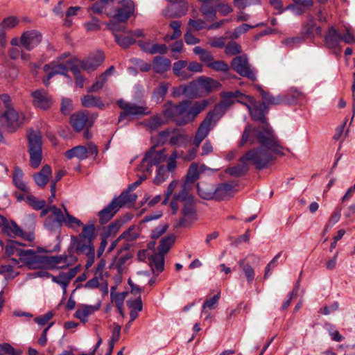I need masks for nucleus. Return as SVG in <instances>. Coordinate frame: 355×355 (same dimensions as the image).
Instances as JSON below:
<instances>
[{"mask_svg": "<svg viewBox=\"0 0 355 355\" xmlns=\"http://www.w3.org/2000/svg\"><path fill=\"white\" fill-rule=\"evenodd\" d=\"M30 165L37 168L42 160V137L39 132L31 131L28 135Z\"/></svg>", "mask_w": 355, "mask_h": 355, "instance_id": "4", "label": "nucleus"}, {"mask_svg": "<svg viewBox=\"0 0 355 355\" xmlns=\"http://www.w3.org/2000/svg\"><path fill=\"white\" fill-rule=\"evenodd\" d=\"M187 66V62L184 60H179L173 64V71L175 76L181 80H186L191 77L184 69Z\"/></svg>", "mask_w": 355, "mask_h": 355, "instance_id": "38", "label": "nucleus"}, {"mask_svg": "<svg viewBox=\"0 0 355 355\" xmlns=\"http://www.w3.org/2000/svg\"><path fill=\"white\" fill-rule=\"evenodd\" d=\"M19 24V19L15 16H9L3 19L0 24V28L2 30L11 29L15 28Z\"/></svg>", "mask_w": 355, "mask_h": 355, "instance_id": "54", "label": "nucleus"}, {"mask_svg": "<svg viewBox=\"0 0 355 355\" xmlns=\"http://www.w3.org/2000/svg\"><path fill=\"white\" fill-rule=\"evenodd\" d=\"M51 168L50 166L45 165L37 173L33 175L35 184L40 187H44L49 181V178L51 175Z\"/></svg>", "mask_w": 355, "mask_h": 355, "instance_id": "32", "label": "nucleus"}, {"mask_svg": "<svg viewBox=\"0 0 355 355\" xmlns=\"http://www.w3.org/2000/svg\"><path fill=\"white\" fill-rule=\"evenodd\" d=\"M135 10L133 1L128 0L125 4L117 10L115 15V19L119 21L125 22L128 18L132 15Z\"/></svg>", "mask_w": 355, "mask_h": 355, "instance_id": "27", "label": "nucleus"}, {"mask_svg": "<svg viewBox=\"0 0 355 355\" xmlns=\"http://www.w3.org/2000/svg\"><path fill=\"white\" fill-rule=\"evenodd\" d=\"M220 293L214 295L211 298L207 299L205 300L202 305V312L206 314V318H208L210 316V313L207 310L214 309L218 304V302L220 299Z\"/></svg>", "mask_w": 355, "mask_h": 355, "instance_id": "41", "label": "nucleus"}, {"mask_svg": "<svg viewBox=\"0 0 355 355\" xmlns=\"http://www.w3.org/2000/svg\"><path fill=\"white\" fill-rule=\"evenodd\" d=\"M44 71L47 73L46 79L44 80V83L46 86L49 85L50 79L55 75L61 74L68 76L67 65L60 64L58 61H53L49 64H45Z\"/></svg>", "mask_w": 355, "mask_h": 355, "instance_id": "17", "label": "nucleus"}, {"mask_svg": "<svg viewBox=\"0 0 355 355\" xmlns=\"http://www.w3.org/2000/svg\"><path fill=\"white\" fill-rule=\"evenodd\" d=\"M64 211L66 213V216L65 220L63 221V223L67 227L73 229H78L83 225L82 222L79 219L72 215H70L67 209H64Z\"/></svg>", "mask_w": 355, "mask_h": 355, "instance_id": "48", "label": "nucleus"}, {"mask_svg": "<svg viewBox=\"0 0 355 355\" xmlns=\"http://www.w3.org/2000/svg\"><path fill=\"white\" fill-rule=\"evenodd\" d=\"M22 244L15 241H10L8 244L5 246V252L8 257L17 254L18 256L19 251L21 250Z\"/></svg>", "mask_w": 355, "mask_h": 355, "instance_id": "50", "label": "nucleus"}, {"mask_svg": "<svg viewBox=\"0 0 355 355\" xmlns=\"http://www.w3.org/2000/svg\"><path fill=\"white\" fill-rule=\"evenodd\" d=\"M187 101H182L179 105H173L168 102L165 105L163 114L166 118L172 119L177 123L178 120L184 118Z\"/></svg>", "mask_w": 355, "mask_h": 355, "instance_id": "14", "label": "nucleus"}, {"mask_svg": "<svg viewBox=\"0 0 355 355\" xmlns=\"http://www.w3.org/2000/svg\"><path fill=\"white\" fill-rule=\"evenodd\" d=\"M218 120V119L214 116V113L209 112L207 114L197 130L193 140L195 146L198 147L200 146L202 140L208 135L210 130L216 125Z\"/></svg>", "mask_w": 355, "mask_h": 355, "instance_id": "9", "label": "nucleus"}, {"mask_svg": "<svg viewBox=\"0 0 355 355\" xmlns=\"http://www.w3.org/2000/svg\"><path fill=\"white\" fill-rule=\"evenodd\" d=\"M42 40V33L35 29L24 31L20 37V44L26 50L37 47Z\"/></svg>", "mask_w": 355, "mask_h": 355, "instance_id": "13", "label": "nucleus"}, {"mask_svg": "<svg viewBox=\"0 0 355 355\" xmlns=\"http://www.w3.org/2000/svg\"><path fill=\"white\" fill-rule=\"evenodd\" d=\"M246 143L250 145L259 144V146L249 150L243 155V159L251 162L259 170L266 168L274 159L273 153L284 155L282 152L284 148L280 145L272 128L267 125L261 130H254L251 125H246L239 146Z\"/></svg>", "mask_w": 355, "mask_h": 355, "instance_id": "1", "label": "nucleus"}, {"mask_svg": "<svg viewBox=\"0 0 355 355\" xmlns=\"http://www.w3.org/2000/svg\"><path fill=\"white\" fill-rule=\"evenodd\" d=\"M208 67L216 71H222L227 72L230 67L229 65L222 60L215 61L214 59L211 60L210 63L208 64Z\"/></svg>", "mask_w": 355, "mask_h": 355, "instance_id": "59", "label": "nucleus"}, {"mask_svg": "<svg viewBox=\"0 0 355 355\" xmlns=\"http://www.w3.org/2000/svg\"><path fill=\"white\" fill-rule=\"evenodd\" d=\"M244 105L247 107L248 111L250 112L252 120L259 121L261 123V124L257 128H254L252 126L254 130H261L266 125L270 128H272L269 123L267 122L265 117V114L267 112V107L265 103H257L252 98V102H249L248 100H246V104Z\"/></svg>", "mask_w": 355, "mask_h": 355, "instance_id": "6", "label": "nucleus"}, {"mask_svg": "<svg viewBox=\"0 0 355 355\" xmlns=\"http://www.w3.org/2000/svg\"><path fill=\"white\" fill-rule=\"evenodd\" d=\"M236 190L234 187L229 183H223L215 187L214 200H222L231 198Z\"/></svg>", "mask_w": 355, "mask_h": 355, "instance_id": "21", "label": "nucleus"}, {"mask_svg": "<svg viewBox=\"0 0 355 355\" xmlns=\"http://www.w3.org/2000/svg\"><path fill=\"white\" fill-rule=\"evenodd\" d=\"M149 265L152 270L161 272L164 269V255L162 253H155L149 257Z\"/></svg>", "mask_w": 355, "mask_h": 355, "instance_id": "35", "label": "nucleus"}, {"mask_svg": "<svg viewBox=\"0 0 355 355\" xmlns=\"http://www.w3.org/2000/svg\"><path fill=\"white\" fill-rule=\"evenodd\" d=\"M168 89V85L166 83H161L155 89L153 98L155 100L156 103H159L163 100Z\"/></svg>", "mask_w": 355, "mask_h": 355, "instance_id": "46", "label": "nucleus"}, {"mask_svg": "<svg viewBox=\"0 0 355 355\" xmlns=\"http://www.w3.org/2000/svg\"><path fill=\"white\" fill-rule=\"evenodd\" d=\"M193 53L199 56L200 60L205 62L206 66L211 62L214 59V56L211 53L200 46H196L193 48Z\"/></svg>", "mask_w": 355, "mask_h": 355, "instance_id": "40", "label": "nucleus"}, {"mask_svg": "<svg viewBox=\"0 0 355 355\" xmlns=\"http://www.w3.org/2000/svg\"><path fill=\"white\" fill-rule=\"evenodd\" d=\"M99 306L81 304L75 313V317L85 323L89 315L98 310Z\"/></svg>", "mask_w": 355, "mask_h": 355, "instance_id": "29", "label": "nucleus"}, {"mask_svg": "<svg viewBox=\"0 0 355 355\" xmlns=\"http://www.w3.org/2000/svg\"><path fill=\"white\" fill-rule=\"evenodd\" d=\"M2 232L11 238L24 236V232L21 228L15 221H8L7 219L3 223Z\"/></svg>", "mask_w": 355, "mask_h": 355, "instance_id": "23", "label": "nucleus"}, {"mask_svg": "<svg viewBox=\"0 0 355 355\" xmlns=\"http://www.w3.org/2000/svg\"><path fill=\"white\" fill-rule=\"evenodd\" d=\"M129 258L130 257L127 254H122L116 257L112 263V268L116 269L119 272H121L123 270L124 264Z\"/></svg>", "mask_w": 355, "mask_h": 355, "instance_id": "52", "label": "nucleus"}, {"mask_svg": "<svg viewBox=\"0 0 355 355\" xmlns=\"http://www.w3.org/2000/svg\"><path fill=\"white\" fill-rule=\"evenodd\" d=\"M232 68L240 76L245 77L252 81L257 79V72L251 69L248 58L245 55H239L234 58L231 62Z\"/></svg>", "mask_w": 355, "mask_h": 355, "instance_id": "8", "label": "nucleus"}, {"mask_svg": "<svg viewBox=\"0 0 355 355\" xmlns=\"http://www.w3.org/2000/svg\"><path fill=\"white\" fill-rule=\"evenodd\" d=\"M166 158L164 150L156 151L155 146H152L141 160L138 170L142 173L150 174L153 166H157Z\"/></svg>", "mask_w": 355, "mask_h": 355, "instance_id": "5", "label": "nucleus"}, {"mask_svg": "<svg viewBox=\"0 0 355 355\" xmlns=\"http://www.w3.org/2000/svg\"><path fill=\"white\" fill-rule=\"evenodd\" d=\"M32 97L33 104L37 108L46 110L52 105L51 96L44 89H37L33 92Z\"/></svg>", "mask_w": 355, "mask_h": 355, "instance_id": "18", "label": "nucleus"}, {"mask_svg": "<svg viewBox=\"0 0 355 355\" xmlns=\"http://www.w3.org/2000/svg\"><path fill=\"white\" fill-rule=\"evenodd\" d=\"M49 210L52 213L53 218L57 220L58 222H60L63 224V221L65 220L66 213L64 212V214L62 210L55 205L49 206Z\"/></svg>", "mask_w": 355, "mask_h": 355, "instance_id": "62", "label": "nucleus"}, {"mask_svg": "<svg viewBox=\"0 0 355 355\" xmlns=\"http://www.w3.org/2000/svg\"><path fill=\"white\" fill-rule=\"evenodd\" d=\"M107 79L102 75H100L96 78L94 84L87 89L88 92H96L103 88L105 83L107 82Z\"/></svg>", "mask_w": 355, "mask_h": 355, "instance_id": "63", "label": "nucleus"}, {"mask_svg": "<svg viewBox=\"0 0 355 355\" xmlns=\"http://www.w3.org/2000/svg\"><path fill=\"white\" fill-rule=\"evenodd\" d=\"M164 11V15L169 18L180 17L185 15L188 10L187 3L184 0H172Z\"/></svg>", "mask_w": 355, "mask_h": 355, "instance_id": "15", "label": "nucleus"}, {"mask_svg": "<svg viewBox=\"0 0 355 355\" xmlns=\"http://www.w3.org/2000/svg\"><path fill=\"white\" fill-rule=\"evenodd\" d=\"M222 100L215 106L211 112L217 119H220L226 112V110L232 105L236 101L246 104V100L249 102L252 101V97L246 96L240 91L224 92L220 94Z\"/></svg>", "mask_w": 355, "mask_h": 355, "instance_id": "3", "label": "nucleus"}, {"mask_svg": "<svg viewBox=\"0 0 355 355\" xmlns=\"http://www.w3.org/2000/svg\"><path fill=\"white\" fill-rule=\"evenodd\" d=\"M120 22L114 18L107 24L108 28L112 31L114 35L117 34V32H126L125 26L121 24Z\"/></svg>", "mask_w": 355, "mask_h": 355, "instance_id": "64", "label": "nucleus"}, {"mask_svg": "<svg viewBox=\"0 0 355 355\" xmlns=\"http://www.w3.org/2000/svg\"><path fill=\"white\" fill-rule=\"evenodd\" d=\"M0 275H3L5 279H13L19 275L10 265H2L0 266Z\"/></svg>", "mask_w": 355, "mask_h": 355, "instance_id": "56", "label": "nucleus"}, {"mask_svg": "<svg viewBox=\"0 0 355 355\" xmlns=\"http://www.w3.org/2000/svg\"><path fill=\"white\" fill-rule=\"evenodd\" d=\"M242 51V47L235 42H230L225 46V52L227 55H234Z\"/></svg>", "mask_w": 355, "mask_h": 355, "instance_id": "57", "label": "nucleus"}, {"mask_svg": "<svg viewBox=\"0 0 355 355\" xmlns=\"http://www.w3.org/2000/svg\"><path fill=\"white\" fill-rule=\"evenodd\" d=\"M94 236V227L93 225H85L83 227L81 234L79 235L80 239H87L92 241Z\"/></svg>", "mask_w": 355, "mask_h": 355, "instance_id": "61", "label": "nucleus"}, {"mask_svg": "<svg viewBox=\"0 0 355 355\" xmlns=\"http://www.w3.org/2000/svg\"><path fill=\"white\" fill-rule=\"evenodd\" d=\"M26 201L32 206L35 209L40 210L45 207L46 202L44 200H38L34 196L30 193H26Z\"/></svg>", "mask_w": 355, "mask_h": 355, "instance_id": "55", "label": "nucleus"}, {"mask_svg": "<svg viewBox=\"0 0 355 355\" xmlns=\"http://www.w3.org/2000/svg\"><path fill=\"white\" fill-rule=\"evenodd\" d=\"M341 41L342 35L339 33L334 26H329L324 36L325 46L329 49H334L339 46Z\"/></svg>", "mask_w": 355, "mask_h": 355, "instance_id": "20", "label": "nucleus"}, {"mask_svg": "<svg viewBox=\"0 0 355 355\" xmlns=\"http://www.w3.org/2000/svg\"><path fill=\"white\" fill-rule=\"evenodd\" d=\"M117 105L123 111L120 114L119 122H121L126 116H138L142 115H148L150 114V111L145 106L138 105L132 103L125 102L123 99L116 101Z\"/></svg>", "mask_w": 355, "mask_h": 355, "instance_id": "7", "label": "nucleus"}, {"mask_svg": "<svg viewBox=\"0 0 355 355\" xmlns=\"http://www.w3.org/2000/svg\"><path fill=\"white\" fill-rule=\"evenodd\" d=\"M104 61V55L102 52L98 51L96 53L89 56L80 63V67L88 72L96 70Z\"/></svg>", "mask_w": 355, "mask_h": 355, "instance_id": "19", "label": "nucleus"}, {"mask_svg": "<svg viewBox=\"0 0 355 355\" xmlns=\"http://www.w3.org/2000/svg\"><path fill=\"white\" fill-rule=\"evenodd\" d=\"M200 176L199 166L197 163L193 162L188 171L186 175V183L195 182Z\"/></svg>", "mask_w": 355, "mask_h": 355, "instance_id": "42", "label": "nucleus"}, {"mask_svg": "<svg viewBox=\"0 0 355 355\" xmlns=\"http://www.w3.org/2000/svg\"><path fill=\"white\" fill-rule=\"evenodd\" d=\"M256 88L260 92L262 98L264 100L263 103H265L266 105H280L282 103H286L284 94H279L276 96H274L272 94L266 92L260 85H257Z\"/></svg>", "mask_w": 355, "mask_h": 355, "instance_id": "31", "label": "nucleus"}, {"mask_svg": "<svg viewBox=\"0 0 355 355\" xmlns=\"http://www.w3.org/2000/svg\"><path fill=\"white\" fill-rule=\"evenodd\" d=\"M174 241L175 238L173 236H168L163 239L158 246V253H162L163 255L167 253Z\"/></svg>", "mask_w": 355, "mask_h": 355, "instance_id": "49", "label": "nucleus"}, {"mask_svg": "<svg viewBox=\"0 0 355 355\" xmlns=\"http://www.w3.org/2000/svg\"><path fill=\"white\" fill-rule=\"evenodd\" d=\"M23 171L18 166H15L12 173V183L19 190L24 193H31V190L28 184L23 180Z\"/></svg>", "mask_w": 355, "mask_h": 355, "instance_id": "24", "label": "nucleus"}, {"mask_svg": "<svg viewBox=\"0 0 355 355\" xmlns=\"http://www.w3.org/2000/svg\"><path fill=\"white\" fill-rule=\"evenodd\" d=\"M71 124L73 130L79 132L83 129L85 126H91V123H88V116L83 112L74 113L71 116Z\"/></svg>", "mask_w": 355, "mask_h": 355, "instance_id": "25", "label": "nucleus"}, {"mask_svg": "<svg viewBox=\"0 0 355 355\" xmlns=\"http://www.w3.org/2000/svg\"><path fill=\"white\" fill-rule=\"evenodd\" d=\"M183 205L182 214L183 217L179 221L180 226H187L191 223L197 219L196 209L193 203V198L189 193L186 185H184L178 193H175L171 202V207L174 214L178 209V203Z\"/></svg>", "mask_w": 355, "mask_h": 355, "instance_id": "2", "label": "nucleus"}, {"mask_svg": "<svg viewBox=\"0 0 355 355\" xmlns=\"http://www.w3.org/2000/svg\"><path fill=\"white\" fill-rule=\"evenodd\" d=\"M215 187L209 183L199 182L197 184V191L199 196L205 200H214Z\"/></svg>", "mask_w": 355, "mask_h": 355, "instance_id": "30", "label": "nucleus"}, {"mask_svg": "<svg viewBox=\"0 0 355 355\" xmlns=\"http://www.w3.org/2000/svg\"><path fill=\"white\" fill-rule=\"evenodd\" d=\"M239 264L241 267L248 282L251 283L255 276L253 268L249 264H245L244 259L240 260Z\"/></svg>", "mask_w": 355, "mask_h": 355, "instance_id": "53", "label": "nucleus"}, {"mask_svg": "<svg viewBox=\"0 0 355 355\" xmlns=\"http://www.w3.org/2000/svg\"><path fill=\"white\" fill-rule=\"evenodd\" d=\"M82 105L85 107H98L103 109L105 106L101 98L93 95H85L81 98Z\"/></svg>", "mask_w": 355, "mask_h": 355, "instance_id": "36", "label": "nucleus"}, {"mask_svg": "<svg viewBox=\"0 0 355 355\" xmlns=\"http://www.w3.org/2000/svg\"><path fill=\"white\" fill-rule=\"evenodd\" d=\"M114 37L116 43L124 49L129 47L131 44L135 42V40L129 36L115 34Z\"/></svg>", "mask_w": 355, "mask_h": 355, "instance_id": "58", "label": "nucleus"}, {"mask_svg": "<svg viewBox=\"0 0 355 355\" xmlns=\"http://www.w3.org/2000/svg\"><path fill=\"white\" fill-rule=\"evenodd\" d=\"M79 270V267L76 266L71 268L68 272H61L57 276H52V282L60 285L63 291V294L67 293V288L71 280L76 275Z\"/></svg>", "mask_w": 355, "mask_h": 355, "instance_id": "16", "label": "nucleus"}, {"mask_svg": "<svg viewBox=\"0 0 355 355\" xmlns=\"http://www.w3.org/2000/svg\"><path fill=\"white\" fill-rule=\"evenodd\" d=\"M284 96L286 104H293L295 103L298 99L303 97V94L297 89L292 87L288 90L287 94H284Z\"/></svg>", "mask_w": 355, "mask_h": 355, "instance_id": "47", "label": "nucleus"}, {"mask_svg": "<svg viewBox=\"0 0 355 355\" xmlns=\"http://www.w3.org/2000/svg\"><path fill=\"white\" fill-rule=\"evenodd\" d=\"M203 3L200 11L207 20H214L216 16V9L209 3V1H202Z\"/></svg>", "mask_w": 355, "mask_h": 355, "instance_id": "44", "label": "nucleus"}, {"mask_svg": "<svg viewBox=\"0 0 355 355\" xmlns=\"http://www.w3.org/2000/svg\"><path fill=\"white\" fill-rule=\"evenodd\" d=\"M169 26L173 30V34H166L164 37V40L165 42H168L171 40H173L178 39L182 35V31L180 30L181 22L179 21H172L169 24Z\"/></svg>", "mask_w": 355, "mask_h": 355, "instance_id": "43", "label": "nucleus"}, {"mask_svg": "<svg viewBox=\"0 0 355 355\" xmlns=\"http://www.w3.org/2000/svg\"><path fill=\"white\" fill-rule=\"evenodd\" d=\"M171 67V62L168 58L160 56H155L153 58L152 69L153 71L157 73H163L166 72L170 70Z\"/></svg>", "mask_w": 355, "mask_h": 355, "instance_id": "28", "label": "nucleus"}, {"mask_svg": "<svg viewBox=\"0 0 355 355\" xmlns=\"http://www.w3.org/2000/svg\"><path fill=\"white\" fill-rule=\"evenodd\" d=\"M187 101V107L185 110L184 118L182 120H178L177 124L184 125L192 120H193L205 107L208 105V101L203 100L202 101H197L191 105L190 103Z\"/></svg>", "mask_w": 355, "mask_h": 355, "instance_id": "11", "label": "nucleus"}, {"mask_svg": "<svg viewBox=\"0 0 355 355\" xmlns=\"http://www.w3.org/2000/svg\"><path fill=\"white\" fill-rule=\"evenodd\" d=\"M263 24H258L256 26H250L247 24H243L241 26H239L236 27L234 31L232 32V33L230 35L231 39H237L239 38L242 34L248 32L250 28H252L256 26H263Z\"/></svg>", "mask_w": 355, "mask_h": 355, "instance_id": "51", "label": "nucleus"}, {"mask_svg": "<svg viewBox=\"0 0 355 355\" xmlns=\"http://www.w3.org/2000/svg\"><path fill=\"white\" fill-rule=\"evenodd\" d=\"M137 198V196L135 193H132L130 191L127 189L122 192L119 197L115 198L113 200H116V205L120 209L123 207H130L136 202Z\"/></svg>", "mask_w": 355, "mask_h": 355, "instance_id": "26", "label": "nucleus"}, {"mask_svg": "<svg viewBox=\"0 0 355 355\" xmlns=\"http://www.w3.org/2000/svg\"><path fill=\"white\" fill-rule=\"evenodd\" d=\"M3 118L5 120L6 125L10 131L16 130L26 121L25 114L17 112L15 109L8 108L3 113Z\"/></svg>", "mask_w": 355, "mask_h": 355, "instance_id": "12", "label": "nucleus"}, {"mask_svg": "<svg viewBox=\"0 0 355 355\" xmlns=\"http://www.w3.org/2000/svg\"><path fill=\"white\" fill-rule=\"evenodd\" d=\"M76 248L78 254L91 255L95 252L92 241L87 239H78L76 242Z\"/></svg>", "mask_w": 355, "mask_h": 355, "instance_id": "34", "label": "nucleus"}, {"mask_svg": "<svg viewBox=\"0 0 355 355\" xmlns=\"http://www.w3.org/2000/svg\"><path fill=\"white\" fill-rule=\"evenodd\" d=\"M169 172L164 165L160 166L157 169L154 182L156 184H161L164 182L168 178Z\"/></svg>", "mask_w": 355, "mask_h": 355, "instance_id": "60", "label": "nucleus"}, {"mask_svg": "<svg viewBox=\"0 0 355 355\" xmlns=\"http://www.w3.org/2000/svg\"><path fill=\"white\" fill-rule=\"evenodd\" d=\"M249 170V166L246 159H243V156L239 159V163L234 166L229 167L225 172L230 175L241 177L245 175Z\"/></svg>", "mask_w": 355, "mask_h": 355, "instance_id": "33", "label": "nucleus"}, {"mask_svg": "<svg viewBox=\"0 0 355 355\" xmlns=\"http://www.w3.org/2000/svg\"><path fill=\"white\" fill-rule=\"evenodd\" d=\"M187 137L185 135L179 133L173 129L172 135L169 139V144L174 146H181L186 144Z\"/></svg>", "mask_w": 355, "mask_h": 355, "instance_id": "45", "label": "nucleus"}, {"mask_svg": "<svg viewBox=\"0 0 355 355\" xmlns=\"http://www.w3.org/2000/svg\"><path fill=\"white\" fill-rule=\"evenodd\" d=\"M19 260L29 268H40L44 263V257L39 255L35 250H23L19 251Z\"/></svg>", "mask_w": 355, "mask_h": 355, "instance_id": "10", "label": "nucleus"}, {"mask_svg": "<svg viewBox=\"0 0 355 355\" xmlns=\"http://www.w3.org/2000/svg\"><path fill=\"white\" fill-rule=\"evenodd\" d=\"M65 156L68 159L76 157L79 159H85L87 158V150L86 146H77L65 152Z\"/></svg>", "mask_w": 355, "mask_h": 355, "instance_id": "37", "label": "nucleus"}, {"mask_svg": "<svg viewBox=\"0 0 355 355\" xmlns=\"http://www.w3.org/2000/svg\"><path fill=\"white\" fill-rule=\"evenodd\" d=\"M166 123V120L159 115H155L144 121V124L150 131H155Z\"/></svg>", "mask_w": 355, "mask_h": 355, "instance_id": "39", "label": "nucleus"}, {"mask_svg": "<svg viewBox=\"0 0 355 355\" xmlns=\"http://www.w3.org/2000/svg\"><path fill=\"white\" fill-rule=\"evenodd\" d=\"M119 210V208L116 205V200H112L110 203L98 212L100 223L102 225L107 223Z\"/></svg>", "mask_w": 355, "mask_h": 355, "instance_id": "22", "label": "nucleus"}]
</instances>
